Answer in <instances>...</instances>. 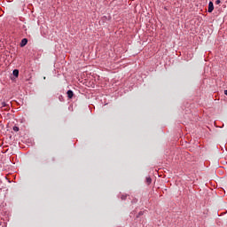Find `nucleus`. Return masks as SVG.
Listing matches in <instances>:
<instances>
[{
    "mask_svg": "<svg viewBox=\"0 0 227 227\" xmlns=\"http://www.w3.org/2000/svg\"><path fill=\"white\" fill-rule=\"evenodd\" d=\"M67 97L69 99H72L74 97V91L73 90H67Z\"/></svg>",
    "mask_w": 227,
    "mask_h": 227,
    "instance_id": "f03ea898",
    "label": "nucleus"
},
{
    "mask_svg": "<svg viewBox=\"0 0 227 227\" xmlns=\"http://www.w3.org/2000/svg\"><path fill=\"white\" fill-rule=\"evenodd\" d=\"M207 12H214V4H213V2H209Z\"/></svg>",
    "mask_w": 227,
    "mask_h": 227,
    "instance_id": "f257e3e1",
    "label": "nucleus"
},
{
    "mask_svg": "<svg viewBox=\"0 0 227 227\" xmlns=\"http://www.w3.org/2000/svg\"><path fill=\"white\" fill-rule=\"evenodd\" d=\"M13 130L17 132V131H19V130H20V128H19V127H17V126H14V127H13Z\"/></svg>",
    "mask_w": 227,
    "mask_h": 227,
    "instance_id": "423d86ee",
    "label": "nucleus"
},
{
    "mask_svg": "<svg viewBox=\"0 0 227 227\" xmlns=\"http://www.w3.org/2000/svg\"><path fill=\"white\" fill-rule=\"evenodd\" d=\"M224 94L227 96V90H224Z\"/></svg>",
    "mask_w": 227,
    "mask_h": 227,
    "instance_id": "6e6552de",
    "label": "nucleus"
},
{
    "mask_svg": "<svg viewBox=\"0 0 227 227\" xmlns=\"http://www.w3.org/2000/svg\"><path fill=\"white\" fill-rule=\"evenodd\" d=\"M215 4H221V0H216Z\"/></svg>",
    "mask_w": 227,
    "mask_h": 227,
    "instance_id": "0eeeda50",
    "label": "nucleus"
},
{
    "mask_svg": "<svg viewBox=\"0 0 227 227\" xmlns=\"http://www.w3.org/2000/svg\"><path fill=\"white\" fill-rule=\"evenodd\" d=\"M3 106H6V104H5V103H3Z\"/></svg>",
    "mask_w": 227,
    "mask_h": 227,
    "instance_id": "1a4fd4ad",
    "label": "nucleus"
},
{
    "mask_svg": "<svg viewBox=\"0 0 227 227\" xmlns=\"http://www.w3.org/2000/svg\"><path fill=\"white\" fill-rule=\"evenodd\" d=\"M27 44V39L24 38L21 43H20V46L24 47Z\"/></svg>",
    "mask_w": 227,
    "mask_h": 227,
    "instance_id": "7ed1b4c3",
    "label": "nucleus"
},
{
    "mask_svg": "<svg viewBox=\"0 0 227 227\" xmlns=\"http://www.w3.org/2000/svg\"><path fill=\"white\" fill-rule=\"evenodd\" d=\"M151 183H152V178L150 176L146 177V184H151Z\"/></svg>",
    "mask_w": 227,
    "mask_h": 227,
    "instance_id": "39448f33",
    "label": "nucleus"
},
{
    "mask_svg": "<svg viewBox=\"0 0 227 227\" xmlns=\"http://www.w3.org/2000/svg\"><path fill=\"white\" fill-rule=\"evenodd\" d=\"M12 74H13V75H14L16 78H18L20 72H19L18 69H14L13 72H12Z\"/></svg>",
    "mask_w": 227,
    "mask_h": 227,
    "instance_id": "20e7f679",
    "label": "nucleus"
}]
</instances>
